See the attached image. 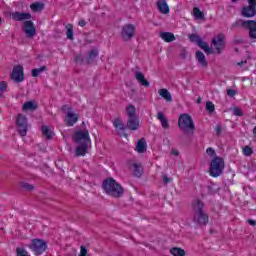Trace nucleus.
Returning a JSON list of instances; mask_svg holds the SVG:
<instances>
[{
  "label": "nucleus",
  "mask_w": 256,
  "mask_h": 256,
  "mask_svg": "<svg viewBox=\"0 0 256 256\" xmlns=\"http://www.w3.org/2000/svg\"><path fill=\"white\" fill-rule=\"evenodd\" d=\"M241 43H243V40H241V39H238V40H234V41H233V44H234V45H241Z\"/></svg>",
  "instance_id": "603ef678"
},
{
  "label": "nucleus",
  "mask_w": 256,
  "mask_h": 256,
  "mask_svg": "<svg viewBox=\"0 0 256 256\" xmlns=\"http://www.w3.org/2000/svg\"><path fill=\"white\" fill-rule=\"evenodd\" d=\"M78 25H79V27H85V25H87V21H85L83 19L79 20Z\"/></svg>",
  "instance_id": "3c124183"
},
{
  "label": "nucleus",
  "mask_w": 256,
  "mask_h": 256,
  "mask_svg": "<svg viewBox=\"0 0 256 256\" xmlns=\"http://www.w3.org/2000/svg\"><path fill=\"white\" fill-rule=\"evenodd\" d=\"M113 125L115 129H119L120 131H125L127 129V126L123 124V120H121V118H115Z\"/></svg>",
  "instance_id": "cd10ccee"
},
{
  "label": "nucleus",
  "mask_w": 256,
  "mask_h": 256,
  "mask_svg": "<svg viewBox=\"0 0 256 256\" xmlns=\"http://www.w3.org/2000/svg\"><path fill=\"white\" fill-rule=\"evenodd\" d=\"M233 115H235L236 117H243V110H241V108L239 107H235L233 109Z\"/></svg>",
  "instance_id": "a19ab883"
},
{
  "label": "nucleus",
  "mask_w": 256,
  "mask_h": 256,
  "mask_svg": "<svg viewBox=\"0 0 256 256\" xmlns=\"http://www.w3.org/2000/svg\"><path fill=\"white\" fill-rule=\"evenodd\" d=\"M216 131V135L219 136L221 135V131H223V126H221L220 124H218L215 128Z\"/></svg>",
  "instance_id": "a18cd8bd"
},
{
  "label": "nucleus",
  "mask_w": 256,
  "mask_h": 256,
  "mask_svg": "<svg viewBox=\"0 0 256 256\" xmlns=\"http://www.w3.org/2000/svg\"><path fill=\"white\" fill-rule=\"evenodd\" d=\"M29 248L33 251L35 255H43L47 251V242L42 239H33Z\"/></svg>",
  "instance_id": "1a4fd4ad"
},
{
  "label": "nucleus",
  "mask_w": 256,
  "mask_h": 256,
  "mask_svg": "<svg viewBox=\"0 0 256 256\" xmlns=\"http://www.w3.org/2000/svg\"><path fill=\"white\" fill-rule=\"evenodd\" d=\"M21 187H22V189H25L26 191H33V189H35L34 185H31L27 182H22Z\"/></svg>",
  "instance_id": "4c0bfd02"
},
{
  "label": "nucleus",
  "mask_w": 256,
  "mask_h": 256,
  "mask_svg": "<svg viewBox=\"0 0 256 256\" xmlns=\"http://www.w3.org/2000/svg\"><path fill=\"white\" fill-rule=\"evenodd\" d=\"M1 23H3V20H2L1 17H0V25H1Z\"/></svg>",
  "instance_id": "bf43d9fd"
},
{
  "label": "nucleus",
  "mask_w": 256,
  "mask_h": 256,
  "mask_svg": "<svg viewBox=\"0 0 256 256\" xmlns=\"http://www.w3.org/2000/svg\"><path fill=\"white\" fill-rule=\"evenodd\" d=\"M235 52H236V53H239V48H235Z\"/></svg>",
  "instance_id": "4d7b16f0"
},
{
  "label": "nucleus",
  "mask_w": 256,
  "mask_h": 256,
  "mask_svg": "<svg viewBox=\"0 0 256 256\" xmlns=\"http://www.w3.org/2000/svg\"><path fill=\"white\" fill-rule=\"evenodd\" d=\"M206 111H208V113H213V111H215V104H213L211 101H208L206 103Z\"/></svg>",
  "instance_id": "58836bf2"
},
{
  "label": "nucleus",
  "mask_w": 256,
  "mask_h": 256,
  "mask_svg": "<svg viewBox=\"0 0 256 256\" xmlns=\"http://www.w3.org/2000/svg\"><path fill=\"white\" fill-rule=\"evenodd\" d=\"M180 57H182V59H186V57H187V50L185 48L181 49Z\"/></svg>",
  "instance_id": "49530a36"
},
{
  "label": "nucleus",
  "mask_w": 256,
  "mask_h": 256,
  "mask_svg": "<svg viewBox=\"0 0 256 256\" xmlns=\"http://www.w3.org/2000/svg\"><path fill=\"white\" fill-rule=\"evenodd\" d=\"M17 256H29V252L25 248H16Z\"/></svg>",
  "instance_id": "ea45409f"
},
{
  "label": "nucleus",
  "mask_w": 256,
  "mask_h": 256,
  "mask_svg": "<svg viewBox=\"0 0 256 256\" xmlns=\"http://www.w3.org/2000/svg\"><path fill=\"white\" fill-rule=\"evenodd\" d=\"M233 1V3H235V1H238V0H232Z\"/></svg>",
  "instance_id": "052dcab7"
},
{
  "label": "nucleus",
  "mask_w": 256,
  "mask_h": 256,
  "mask_svg": "<svg viewBox=\"0 0 256 256\" xmlns=\"http://www.w3.org/2000/svg\"><path fill=\"white\" fill-rule=\"evenodd\" d=\"M205 204L201 200H196L192 204L193 211V223L199 225L200 227H205L209 223V215L205 213Z\"/></svg>",
  "instance_id": "7ed1b4c3"
},
{
  "label": "nucleus",
  "mask_w": 256,
  "mask_h": 256,
  "mask_svg": "<svg viewBox=\"0 0 256 256\" xmlns=\"http://www.w3.org/2000/svg\"><path fill=\"white\" fill-rule=\"evenodd\" d=\"M163 183H165V185H167L168 183H171V178L167 177V175L163 176Z\"/></svg>",
  "instance_id": "09e8293b"
},
{
  "label": "nucleus",
  "mask_w": 256,
  "mask_h": 256,
  "mask_svg": "<svg viewBox=\"0 0 256 256\" xmlns=\"http://www.w3.org/2000/svg\"><path fill=\"white\" fill-rule=\"evenodd\" d=\"M170 253L173 256H185V250L182 248H177V247L171 248Z\"/></svg>",
  "instance_id": "473e14b6"
},
{
  "label": "nucleus",
  "mask_w": 256,
  "mask_h": 256,
  "mask_svg": "<svg viewBox=\"0 0 256 256\" xmlns=\"http://www.w3.org/2000/svg\"><path fill=\"white\" fill-rule=\"evenodd\" d=\"M244 63H247V61L238 62V66H239V67H243V64H244Z\"/></svg>",
  "instance_id": "5fc2aeb1"
},
{
  "label": "nucleus",
  "mask_w": 256,
  "mask_h": 256,
  "mask_svg": "<svg viewBox=\"0 0 256 256\" xmlns=\"http://www.w3.org/2000/svg\"><path fill=\"white\" fill-rule=\"evenodd\" d=\"M248 223H249L252 227H255V226H256V221H255V220L249 219V220H248Z\"/></svg>",
  "instance_id": "864d4df0"
},
{
  "label": "nucleus",
  "mask_w": 256,
  "mask_h": 256,
  "mask_svg": "<svg viewBox=\"0 0 256 256\" xmlns=\"http://www.w3.org/2000/svg\"><path fill=\"white\" fill-rule=\"evenodd\" d=\"M16 129L21 135V137L27 136V131L29 129V123H27V116L23 114H18L16 117Z\"/></svg>",
  "instance_id": "6e6552de"
},
{
  "label": "nucleus",
  "mask_w": 256,
  "mask_h": 256,
  "mask_svg": "<svg viewBox=\"0 0 256 256\" xmlns=\"http://www.w3.org/2000/svg\"><path fill=\"white\" fill-rule=\"evenodd\" d=\"M188 38L191 41V43H196V45L199 43V40L201 39V37L197 34H190Z\"/></svg>",
  "instance_id": "c9c22d12"
},
{
  "label": "nucleus",
  "mask_w": 256,
  "mask_h": 256,
  "mask_svg": "<svg viewBox=\"0 0 256 256\" xmlns=\"http://www.w3.org/2000/svg\"><path fill=\"white\" fill-rule=\"evenodd\" d=\"M75 63H78L79 65H87V63H85V58H83V56L81 55H76L74 58Z\"/></svg>",
  "instance_id": "e433bc0d"
},
{
  "label": "nucleus",
  "mask_w": 256,
  "mask_h": 256,
  "mask_svg": "<svg viewBox=\"0 0 256 256\" xmlns=\"http://www.w3.org/2000/svg\"><path fill=\"white\" fill-rule=\"evenodd\" d=\"M157 119H159L163 129H169V121L167 120V117H165V114L163 112L157 113Z\"/></svg>",
  "instance_id": "5701e85b"
},
{
  "label": "nucleus",
  "mask_w": 256,
  "mask_h": 256,
  "mask_svg": "<svg viewBox=\"0 0 256 256\" xmlns=\"http://www.w3.org/2000/svg\"><path fill=\"white\" fill-rule=\"evenodd\" d=\"M252 20H243V19H238L236 20L232 25L231 29H237L238 27H242L243 29H247L249 25H251Z\"/></svg>",
  "instance_id": "4468645a"
},
{
  "label": "nucleus",
  "mask_w": 256,
  "mask_h": 256,
  "mask_svg": "<svg viewBox=\"0 0 256 256\" xmlns=\"http://www.w3.org/2000/svg\"><path fill=\"white\" fill-rule=\"evenodd\" d=\"M198 47H200V49H203V51L207 54V55H213V53H215V51H213V49H211L209 47V44H207V42L203 41V39H200L199 42L197 43Z\"/></svg>",
  "instance_id": "f3484780"
},
{
  "label": "nucleus",
  "mask_w": 256,
  "mask_h": 256,
  "mask_svg": "<svg viewBox=\"0 0 256 256\" xmlns=\"http://www.w3.org/2000/svg\"><path fill=\"white\" fill-rule=\"evenodd\" d=\"M206 153L207 155H209V157H214V155H217L215 149H213L212 147L207 148Z\"/></svg>",
  "instance_id": "37998d69"
},
{
  "label": "nucleus",
  "mask_w": 256,
  "mask_h": 256,
  "mask_svg": "<svg viewBox=\"0 0 256 256\" xmlns=\"http://www.w3.org/2000/svg\"><path fill=\"white\" fill-rule=\"evenodd\" d=\"M225 171V160L220 156H215L209 166L210 177H221Z\"/></svg>",
  "instance_id": "0eeeda50"
},
{
  "label": "nucleus",
  "mask_w": 256,
  "mask_h": 256,
  "mask_svg": "<svg viewBox=\"0 0 256 256\" xmlns=\"http://www.w3.org/2000/svg\"><path fill=\"white\" fill-rule=\"evenodd\" d=\"M248 7H252L254 9H256V0H248Z\"/></svg>",
  "instance_id": "de8ad7c7"
},
{
  "label": "nucleus",
  "mask_w": 256,
  "mask_h": 256,
  "mask_svg": "<svg viewBox=\"0 0 256 256\" xmlns=\"http://www.w3.org/2000/svg\"><path fill=\"white\" fill-rule=\"evenodd\" d=\"M135 79L140 83V85H142V87H149L150 85L147 78H145V75L142 74V72H136Z\"/></svg>",
  "instance_id": "6ab92c4d"
},
{
  "label": "nucleus",
  "mask_w": 256,
  "mask_h": 256,
  "mask_svg": "<svg viewBox=\"0 0 256 256\" xmlns=\"http://www.w3.org/2000/svg\"><path fill=\"white\" fill-rule=\"evenodd\" d=\"M256 16V8H253L251 6H245L242 8V17H255Z\"/></svg>",
  "instance_id": "dca6fc26"
},
{
  "label": "nucleus",
  "mask_w": 256,
  "mask_h": 256,
  "mask_svg": "<svg viewBox=\"0 0 256 256\" xmlns=\"http://www.w3.org/2000/svg\"><path fill=\"white\" fill-rule=\"evenodd\" d=\"M66 36L67 39H69L70 41H73V39H75V36H73V24H67L66 25Z\"/></svg>",
  "instance_id": "c756f323"
},
{
  "label": "nucleus",
  "mask_w": 256,
  "mask_h": 256,
  "mask_svg": "<svg viewBox=\"0 0 256 256\" xmlns=\"http://www.w3.org/2000/svg\"><path fill=\"white\" fill-rule=\"evenodd\" d=\"M30 9H32V11L37 13V12L43 11V9H45V4L40 3V2L32 3L30 5Z\"/></svg>",
  "instance_id": "c85d7f7f"
},
{
  "label": "nucleus",
  "mask_w": 256,
  "mask_h": 256,
  "mask_svg": "<svg viewBox=\"0 0 256 256\" xmlns=\"http://www.w3.org/2000/svg\"><path fill=\"white\" fill-rule=\"evenodd\" d=\"M77 121H79V117L77 116V114H74L72 112H69L67 114L65 123L68 127H73L75 123H77Z\"/></svg>",
  "instance_id": "2eb2a0df"
},
{
  "label": "nucleus",
  "mask_w": 256,
  "mask_h": 256,
  "mask_svg": "<svg viewBox=\"0 0 256 256\" xmlns=\"http://www.w3.org/2000/svg\"><path fill=\"white\" fill-rule=\"evenodd\" d=\"M159 95L160 97H163V99H165V101H167L168 103H171V101H173V96H171V92H169V90L165 88L159 90Z\"/></svg>",
  "instance_id": "b1692460"
},
{
  "label": "nucleus",
  "mask_w": 256,
  "mask_h": 256,
  "mask_svg": "<svg viewBox=\"0 0 256 256\" xmlns=\"http://www.w3.org/2000/svg\"><path fill=\"white\" fill-rule=\"evenodd\" d=\"M196 59L198 63L201 65V67L207 68L209 63H207V58L205 57V54L201 51L196 52Z\"/></svg>",
  "instance_id": "a211bd4d"
},
{
  "label": "nucleus",
  "mask_w": 256,
  "mask_h": 256,
  "mask_svg": "<svg viewBox=\"0 0 256 256\" xmlns=\"http://www.w3.org/2000/svg\"><path fill=\"white\" fill-rule=\"evenodd\" d=\"M132 167H133V175L135 177H141V175H143V165H141V163H134Z\"/></svg>",
  "instance_id": "a878e982"
},
{
  "label": "nucleus",
  "mask_w": 256,
  "mask_h": 256,
  "mask_svg": "<svg viewBox=\"0 0 256 256\" xmlns=\"http://www.w3.org/2000/svg\"><path fill=\"white\" fill-rule=\"evenodd\" d=\"M12 19L13 21H24L22 29L29 39L37 35L35 24H33V21L29 20L31 19V13L16 11L12 13Z\"/></svg>",
  "instance_id": "f03ea898"
},
{
  "label": "nucleus",
  "mask_w": 256,
  "mask_h": 256,
  "mask_svg": "<svg viewBox=\"0 0 256 256\" xmlns=\"http://www.w3.org/2000/svg\"><path fill=\"white\" fill-rule=\"evenodd\" d=\"M72 139L78 146L75 149L76 157H85L89 145H91V137H89V130H78L72 135Z\"/></svg>",
  "instance_id": "f257e3e1"
},
{
  "label": "nucleus",
  "mask_w": 256,
  "mask_h": 256,
  "mask_svg": "<svg viewBox=\"0 0 256 256\" xmlns=\"http://www.w3.org/2000/svg\"><path fill=\"white\" fill-rule=\"evenodd\" d=\"M41 131L46 139H51L53 137V132L49 129V126H42Z\"/></svg>",
  "instance_id": "7c9ffc66"
},
{
  "label": "nucleus",
  "mask_w": 256,
  "mask_h": 256,
  "mask_svg": "<svg viewBox=\"0 0 256 256\" xmlns=\"http://www.w3.org/2000/svg\"><path fill=\"white\" fill-rule=\"evenodd\" d=\"M193 15L195 19H200V20L205 19V13H203L198 7L193 8Z\"/></svg>",
  "instance_id": "2f4dec72"
},
{
  "label": "nucleus",
  "mask_w": 256,
  "mask_h": 256,
  "mask_svg": "<svg viewBox=\"0 0 256 256\" xmlns=\"http://www.w3.org/2000/svg\"><path fill=\"white\" fill-rule=\"evenodd\" d=\"M37 109V104L33 101H28L23 104L22 111H35Z\"/></svg>",
  "instance_id": "bb28decb"
},
{
  "label": "nucleus",
  "mask_w": 256,
  "mask_h": 256,
  "mask_svg": "<svg viewBox=\"0 0 256 256\" xmlns=\"http://www.w3.org/2000/svg\"><path fill=\"white\" fill-rule=\"evenodd\" d=\"M160 37L166 43H173L175 41V34L171 32H160Z\"/></svg>",
  "instance_id": "412c9836"
},
{
  "label": "nucleus",
  "mask_w": 256,
  "mask_h": 256,
  "mask_svg": "<svg viewBox=\"0 0 256 256\" xmlns=\"http://www.w3.org/2000/svg\"><path fill=\"white\" fill-rule=\"evenodd\" d=\"M99 57V50L92 49L88 52L87 57L85 58L86 65H91V63H95V59Z\"/></svg>",
  "instance_id": "ddd939ff"
},
{
  "label": "nucleus",
  "mask_w": 256,
  "mask_h": 256,
  "mask_svg": "<svg viewBox=\"0 0 256 256\" xmlns=\"http://www.w3.org/2000/svg\"><path fill=\"white\" fill-rule=\"evenodd\" d=\"M246 29L249 31L250 39H256V21L251 20L250 25H248V28Z\"/></svg>",
  "instance_id": "393cba45"
},
{
  "label": "nucleus",
  "mask_w": 256,
  "mask_h": 256,
  "mask_svg": "<svg viewBox=\"0 0 256 256\" xmlns=\"http://www.w3.org/2000/svg\"><path fill=\"white\" fill-rule=\"evenodd\" d=\"M197 103H201V98H198Z\"/></svg>",
  "instance_id": "13d9d810"
},
{
  "label": "nucleus",
  "mask_w": 256,
  "mask_h": 256,
  "mask_svg": "<svg viewBox=\"0 0 256 256\" xmlns=\"http://www.w3.org/2000/svg\"><path fill=\"white\" fill-rule=\"evenodd\" d=\"M126 114H127V123L126 128L130 129V131H137L140 127L139 124V117L137 116V109L135 105L130 104L126 107Z\"/></svg>",
  "instance_id": "423d86ee"
},
{
  "label": "nucleus",
  "mask_w": 256,
  "mask_h": 256,
  "mask_svg": "<svg viewBox=\"0 0 256 256\" xmlns=\"http://www.w3.org/2000/svg\"><path fill=\"white\" fill-rule=\"evenodd\" d=\"M121 37L123 41H131V39L135 37V25L125 24L122 27Z\"/></svg>",
  "instance_id": "9b49d317"
},
{
  "label": "nucleus",
  "mask_w": 256,
  "mask_h": 256,
  "mask_svg": "<svg viewBox=\"0 0 256 256\" xmlns=\"http://www.w3.org/2000/svg\"><path fill=\"white\" fill-rule=\"evenodd\" d=\"M227 95H228V97H235V95H237V90L228 89L227 90Z\"/></svg>",
  "instance_id": "c03bdc74"
},
{
  "label": "nucleus",
  "mask_w": 256,
  "mask_h": 256,
  "mask_svg": "<svg viewBox=\"0 0 256 256\" xmlns=\"http://www.w3.org/2000/svg\"><path fill=\"white\" fill-rule=\"evenodd\" d=\"M69 110H71V107H69V105H63L62 106V111H63V113H67V111H69Z\"/></svg>",
  "instance_id": "8fccbe9b"
},
{
  "label": "nucleus",
  "mask_w": 256,
  "mask_h": 256,
  "mask_svg": "<svg viewBox=\"0 0 256 256\" xmlns=\"http://www.w3.org/2000/svg\"><path fill=\"white\" fill-rule=\"evenodd\" d=\"M102 188L107 195L114 197L115 199H120V197H123L125 193L123 186L113 178L105 179L102 183Z\"/></svg>",
  "instance_id": "20e7f679"
},
{
  "label": "nucleus",
  "mask_w": 256,
  "mask_h": 256,
  "mask_svg": "<svg viewBox=\"0 0 256 256\" xmlns=\"http://www.w3.org/2000/svg\"><path fill=\"white\" fill-rule=\"evenodd\" d=\"M157 7L160 13H163V15H167V13H169V5H167V1L158 0Z\"/></svg>",
  "instance_id": "aec40b11"
},
{
  "label": "nucleus",
  "mask_w": 256,
  "mask_h": 256,
  "mask_svg": "<svg viewBox=\"0 0 256 256\" xmlns=\"http://www.w3.org/2000/svg\"><path fill=\"white\" fill-rule=\"evenodd\" d=\"M43 71H47V66H41L40 68H36L32 70V77H39V74L43 73Z\"/></svg>",
  "instance_id": "72a5a7b5"
},
{
  "label": "nucleus",
  "mask_w": 256,
  "mask_h": 256,
  "mask_svg": "<svg viewBox=\"0 0 256 256\" xmlns=\"http://www.w3.org/2000/svg\"><path fill=\"white\" fill-rule=\"evenodd\" d=\"M173 154L174 155H179V152L178 151H174Z\"/></svg>",
  "instance_id": "6e6d98bb"
},
{
  "label": "nucleus",
  "mask_w": 256,
  "mask_h": 256,
  "mask_svg": "<svg viewBox=\"0 0 256 256\" xmlns=\"http://www.w3.org/2000/svg\"><path fill=\"white\" fill-rule=\"evenodd\" d=\"M242 153L245 157H251L254 151H253V148H251L250 146H244L242 148Z\"/></svg>",
  "instance_id": "f704fd0d"
},
{
  "label": "nucleus",
  "mask_w": 256,
  "mask_h": 256,
  "mask_svg": "<svg viewBox=\"0 0 256 256\" xmlns=\"http://www.w3.org/2000/svg\"><path fill=\"white\" fill-rule=\"evenodd\" d=\"M212 45L215 47V51L218 53V55H221L223 53V49H225V34L219 33L216 38H212L211 41Z\"/></svg>",
  "instance_id": "9d476101"
},
{
  "label": "nucleus",
  "mask_w": 256,
  "mask_h": 256,
  "mask_svg": "<svg viewBox=\"0 0 256 256\" xmlns=\"http://www.w3.org/2000/svg\"><path fill=\"white\" fill-rule=\"evenodd\" d=\"M0 91L2 93H7V82L5 81L0 82Z\"/></svg>",
  "instance_id": "79ce46f5"
},
{
  "label": "nucleus",
  "mask_w": 256,
  "mask_h": 256,
  "mask_svg": "<svg viewBox=\"0 0 256 256\" xmlns=\"http://www.w3.org/2000/svg\"><path fill=\"white\" fill-rule=\"evenodd\" d=\"M178 127L184 135H195V122L191 115L184 113L178 118Z\"/></svg>",
  "instance_id": "39448f33"
},
{
  "label": "nucleus",
  "mask_w": 256,
  "mask_h": 256,
  "mask_svg": "<svg viewBox=\"0 0 256 256\" xmlns=\"http://www.w3.org/2000/svg\"><path fill=\"white\" fill-rule=\"evenodd\" d=\"M12 79L16 83H22V81H25V74L23 73V66L17 65L14 66L11 74Z\"/></svg>",
  "instance_id": "f8f14e48"
},
{
  "label": "nucleus",
  "mask_w": 256,
  "mask_h": 256,
  "mask_svg": "<svg viewBox=\"0 0 256 256\" xmlns=\"http://www.w3.org/2000/svg\"><path fill=\"white\" fill-rule=\"evenodd\" d=\"M136 151H138L139 153H145V151H147V141L145 140V138H141L140 140H138L136 144Z\"/></svg>",
  "instance_id": "4be33fe9"
}]
</instances>
